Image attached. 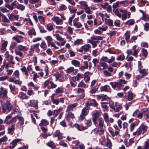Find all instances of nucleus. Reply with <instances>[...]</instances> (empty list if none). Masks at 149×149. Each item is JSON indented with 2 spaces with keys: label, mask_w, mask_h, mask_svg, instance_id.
Wrapping results in <instances>:
<instances>
[{
  "label": "nucleus",
  "mask_w": 149,
  "mask_h": 149,
  "mask_svg": "<svg viewBox=\"0 0 149 149\" xmlns=\"http://www.w3.org/2000/svg\"><path fill=\"white\" fill-rule=\"evenodd\" d=\"M102 40L103 37L102 36H93L91 37L90 39L88 40V42L92 45L93 48H95L99 43L100 41Z\"/></svg>",
  "instance_id": "f257e3e1"
},
{
  "label": "nucleus",
  "mask_w": 149,
  "mask_h": 149,
  "mask_svg": "<svg viewBox=\"0 0 149 149\" xmlns=\"http://www.w3.org/2000/svg\"><path fill=\"white\" fill-rule=\"evenodd\" d=\"M17 50H15V53L16 55L21 57L23 56V54L22 52L27 51L28 48L26 46H24L22 45H19L17 46Z\"/></svg>",
  "instance_id": "f03ea898"
},
{
  "label": "nucleus",
  "mask_w": 149,
  "mask_h": 149,
  "mask_svg": "<svg viewBox=\"0 0 149 149\" xmlns=\"http://www.w3.org/2000/svg\"><path fill=\"white\" fill-rule=\"evenodd\" d=\"M127 83V81L124 79H120L116 82H112L110 83L113 88L114 89L117 88L120 89V87L123 84H125Z\"/></svg>",
  "instance_id": "7ed1b4c3"
},
{
  "label": "nucleus",
  "mask_w": 149,
  "mask_h": 149,
  "mask_svg": "<svg viewBox=\"0 0 149 149\" xmlns=\"http://www.w3.org/2000/svg\"><path fill=\"white\" fill-rule=\"evenodd\" d=\"M109 105L110 108L113 109L115 112H119L122 108L121 105L117 102L114 103L112 101H110Z\"/></svg>",
  "instance_id": "20e7f679"
},
{
  "label": "nucleus",
  "mask_w": 149,
  "mask_h": 149,
  "mask_svg": "<svg viewBox=\"0 0 149 149\" xmlns=\"http://www.w3.org/2000/svg\"><path fill=\"white\" fill-rule=\"evenodd\" d=\"M113 11L116 15L120 18L121 17L122 14L121 13H122V19L123 20L126 19L127 17V10H113Z\"/></svg>",
  "instance_id": "39448f33"
},
{
  "label": "nucleus",
  "mask_w": 149,
  "mask_h": 149,
  "mask_svg": "<svg viewBox=\"0 0 149 149\" xmlns=\"http://www.w3.org/2000/svg\"><path fill=\"white\" fill-rule=\"evenodd\" d=\"M13 105L9 101H6L2 105V108L3 112L5 113L6 111H10L13 109Z\"/></svg>",
  "instance_id": "423d86ee"
},
{
  "label": "nucleus",
  "mask_w": 149,
  "mask_h": 149,
  "mask_svg": "<svg viewBox=\"0 0 149 149\" xmlns=\"http://www.w3.org/2000/svg\"><path fill=\"white\" fill-rule=\"evenodd\" d=\"M20 70L22 72H25V75L26 77H28L29 75H32L30 73V72L32 71L33 70L31 65H28L27 68L25 66H23L20 68Z\"/></svg>",
  "instance_id": "0eeeda50"
},
{
  "label": "nucleus",
  "mask_w": 149,
  "mask_h": 149,
  "mask_svg": "<svg viewBox=\"0 0 149 149\" xmlns=\"http://www.w3.org/2000/svg\"><path fill=\"white\" fill-rule=\"evenodd\" d=\"M148 127L146 125H141L139 127L138 131L137 134L138 135H141V134L143 135L147 131Z\"/></svg>",
  "instance_id": "6e6552de"
},
{
  "label": "nucleus",
  "mask_w": 149,
  "mask_h": 149,
  "mask_svg": "<svg viewBox=\"0 0 149 149\" xmlns=\"http://www.w3.org/2000/svg\"><path fill=\"white\" fill-rule=\"evenodd\" d=\"M5 57L7 59L8 61H10V63L12 65H14L15 62L13 61V56L9 54L8 51H6L4 54Z\"/></svg>",
  "instance_id": "1a4fd4ad"
},
{
  "label": "nucleus",
  "mask_w": 149,
  "mask_h": 149,
  "mask_svg": "<svg viewBox=\"0 0 149 149\" xmlns=\"http://www.w3.org/2000/svg\"><path fill=\"white\" fill-rule=\"evenodd\" d=\"M115 60V57L112 56L111 58L109 59L107 56H103L100 59V61H104L109 63H111L113 62Z\"/></svg>",
  "instance_id": "9d476101"
},
{
  "label": "nucleus",
  "mask_w": 149,
  "mask_h": 149,
  "mask_svg": "<svg viewBox=\"0 0 149 149\" xmlns=\"http://www.w3.org/2000/svg\"><path fill=\"white\" fill-rule=\"evenodd\" d=\"M92 116L93 117L92 120L93 124L95 126H97V120L99 117L100 113L98 112H96L95 113H93Z\"/></svg>",
  "instance_id": "9b49d317"
},
{
  "label": "nucleus",
  "mask_w": 149,
  "mask_h": 149,
  "mask_svg": "<svg viewBox=\"0 0 149 149\" xmlns=\"http://www.w3.org/2000/svg\"><path fill=\"white\" fill-rule=\"evenodd\" d=\"M91 47V46L89 44H85L82 46L78 51L80 52H82L83 51H88Z\"/></svg>",
  "instance_id": "f8f14e48"
},
{
  "label": "nucleus",
  "mask_w": 149,
  "mask_h": 149,
  "mask_svg": "<svg viewBox=\"0 0 149 149\" xmlns=\"http://www.w3.org/2000/svg\"><path fill=\"white\" fill-rule=\"evenodd\" d=\"M8 92L6 90H4L3 88H0V97L3 99L6 98L7 96Z\"/></svg>",
  "instance_id": "ddd939ff"
},
{
  "label": "nucleus",
  "mask_w": 149,
  "mask_h": 149,
  "mask_svg": "<svg viewBox=\"0 0 149 149\" xmlns=\"http://www.w3.org/2000/svg\"><path fill=\"white\" fill-rule=\"evenodd\" d=\"M107 68V65L106 63L104 62L101 63H99L97 66V69L100 71L106 69Z\"/></svg>",
  "instance_id": "4468645a"
},
{
  "label": "nucleus",
  "mask_w": 149,
  "mask_h": 149,
  "mask_svg": "<svg viewBox=\"0 0 149 149\" xmlns=\"http://www.w3.org/2000/svg\"><path fill=\"white\" fill-rule=\"evenodd\" d=\"M52 20L55 22L57 24L61 25L63 24L62 20L60 19L58 17L54 16L52 19Z\"/></svg>",
  "instance_id": "2eb2a0df"
},
{
  "label": "nucleus",
  "mask_w": 149,
  "mask_h": 149,
  "mask_svg": "<svg viewBox=\"0 0 149 149\" xmlns=\"http://www.w3.org/2000/svg\"><path fill=\"white\" fill-rule=\"evenodd\" d=\"M73 26L77 29H83V25L80 22L77 21H75V19L73 21Z\"/></svg>",
  "instance_id": "dca6fc26"
},
{
  "label": "nucleus",
  "mask_w": 149,
  "mask_h": 149,
  "mask_svg": "<svg viewBox=\"0 0 149 149\" xmlns=\"http://www.w3.org/2000/svg\"><path fill=\"white\" fill-rule=\"evenodd\" d=\"M40 44L39 43H37L31 45L30 46L29 50V53H33L35 50V48L38 49Z\"/></svg>",
  "instance_id": "f3484780"
},
{
  "label": "nucleus",
  "mask_w": 149,
  "mask_h": 149,
  "mask_svg": "<svg viewBox=\"0 0 149 149\" xmlns=\"http://www.w3.org/2000/svg\"><path fill=\"white\" fill-rule=\"evenodd\" d=\"M77 106V104L75 103L68 105L67 107V109L66 110V112L70 111L73 110V109Z\"/></svg>",
  "instance_id": "a211bd4d"
},
{
  "label": "nucleus",
  "mask_w": 149,
  "mask_h": 149,
  "mask_svg": "<svg viewBox=\"0 0 149 149\" xmlns=\"http://www.w3.org/2000/svg\"><path fill=\"white\" fill-rule=\"evenodd\" d=\"M136 47L137 46L136 45H134L132 48V49L133 50V54L132 55L136 57L137 56L138 53L139 52V49H136Z\"/></svg>",
  "instance_id": "6ab92c4d"
},
{
  "label": "nucleus",
  "mask_w": 149,
  "mask_h": 149,
  "mask_svg": "<svg viewBox=\"0 0 149 149\" xmlns=\"http://www.w3.org/2000/svg\"><path fill=\"white\" fill-rule=\"evenodd\" d=\"M22 141L20 139H17L14 140L11 143V147L14 148L17 145V143Z\"/></svg>",
  "instance_id": "aec40b11"
},
{
  "label": "nucleus",
  "mask_w": 149,
  "mask_h": 149,
  "mask_svg": "<svg viewBox=\"0 0 149 149\" xmlns=\"http://www.w3.org/2000/svg\"><path fill=\"white\" fill-rule=\"evenodd\" d=\"M67 112V113L66 114V118L67 120H69L70 119H73L74 118V115L72 112L69 111Z\"/></svg>",
  "instance_id": "412c9836"
},
{
  "label": "nucleus",
  "mask_w": 149,
  "mask_h": 149,
  "mask_svg": "<svg viewBox=\"0 0 149 149\" xmlns=\"http://www.w3.org/2000/svg\"><path fill=\"white\" fill-rule=\"evenodd\" d=\"M30 103L31 104V106L34 107L36 109H38V106L37 102L36 100H31L30 101Z\"/></svg>",
  "instance_id": "4be33fe9"
},
{
  "label": "nucleus",
  "mask_w": 149,
  "mask_h": 149,
  "mask_svg": "<svg viewBox=\"0 0 149 149\" xmlns=\"http://www.w3.org/2000/svg\"><path fill=\"white\" fill-rule=\"evenodd\" d=\"M124 35L125 36V40L127 42H129V39L130 37V31H127L125 33Z\"/></svg>",
  "instance_id": "5701e85b"
},
{
  "label": "nucleus",
  "mask_w": 149,
  "mask_h": 149,
  "mask_svg": "<svg viewBox=\"0 0 149 149\" xmlns=\"http://www.w3.org/2000/svg\"><path fill=\"white\" fill-rule=\"evenodd\" d=\"M12 116L11 114H9L7 116L6 118L4 121V123L7 124V125H9L10 124V120H9L12 117Z\"/></svg>",
  "instance_id": "b1692460"
},
{
  "label": "nucleus",
  "mask_w": 149,
  "mask_h": 149,
  "mask_svg": "<svg viewBox=\"0 0 149 149\" xmlns=\"http://www.w3.org/2000/svg\"><path fill=\"white\" fill-rule=\"evenodd\" d=\"M8 44L7 41H4V42L2 44V46L1 48V50L3 52L6 50V47Z\"/></svg>",
  "instance_id": "393cba45"
},
{
  "label": "nucleus",
  "mask_w": 149,
  "mask_h": 149,
  "mask_svg": "<svg viewBox=\"0 0 149 149\" xmlns=\"http://www.w3.org/2000/svg\"><path fill=\"white\" fill-rule=\"evenodd\" d=\"M89 74V72H85L84 76V79L85 81L87 83L88 81H89L90 80V77L88 76V75Z\"/></svg>",
  "instance_id": "a878e982"
},
{
  "label": "nucleus",
  "mask_w": 149,
  "mask_h": 149,
  "mask_svg": "<svg viewBox=\"0 0 149 149\" xmlns=\"http://www.w3.org/2000/svg\"><path fill=\"white\" fill-rule=\"evenodd\" d=\"M72 64L75 67H79L80 65V62L77 60H73L71 61Z\"/></svg>",
  "instance_id": "bb28decb"
},
{
  "label": "nucleus",
  "mask_w": 149,
  "mask_h": 149,
  "mask_svg": "<svg viewBox=\"0 0 149 149\" xmlns=\"http://www.w3.org/2000/svg\"><path fill=\"white\" fill-rule=\"evenodd\" d=\"M49 124V122L45 119H42L41 123L39 124L40 126H45L48 125Z\"/></svg>",
  "instance_id": "cd10ccee"
},
{
  "label": "nucleus",
  "mask_w": 149,
  "mask_h": 149,
  "mask_svg": "<svg viewBox=\"0 0 149 149\" xmlns=\"http://www.w3.org/2000/svg\"><path fill=\"white\" fill-rule=\"evenodd\" d=\"M104 20L105 23L106 24L111 26H113V22L112 20L110 19H105Z\"/></svg>",
  "instance_id": "c85d7f7f"
},
{
  "label": "nucleus",
  "mask_w": 149,
  "mask_h": 149,
  "mask_svg": "<svg viewBox=\"0 0 149 149\" xmlns=\"http://www.w3.org/2000/svg\"><path fill=\"white\" fill-rule=\"evenodd\" d=\"M28 33V35L30 36L33 35L35 36L36 35V33L34 28H32L30 30Z\"/></svg>",
  "instance_id": "c756f323"
},
{
  "label": "nucleus",
  "mask_w": 149,
  "mask_h": 149,
  "mask_svg": "<svg viewBox=\"0 0 149 149\" xmlns=\"http://www.w3.org/2000/svg\"><path fill=\"white\" fill-rule=\"evenodd\" d=\"M73 126L77 128L78 130L79 131H82V130L86 129V128L85 127H81L80 125L77 124H74L73 125Z\"/></svg>",
  "instance_id": "7c9ffc66"
},
{
  "label": "nucleus",
  "mask_w": 149,
  "mask_h": 149,
  "mask_svg": "<svg viewBox=\"0 0 149 149\" xmlns=\"http://www.w3.org/2000/svg\"><path fill=\"white\" fill-rule=\"evenodd\" d=\"M104 121L102 118H100L99 120V128H103Z\"/></svg>",
  "instance_id": "2f4dec72"
},
{
  "label": "nucleus",
  "mask_w": 149,
  "mask_h": 149,
  "mask_svg": "<svg viewBox=\"0 0 149 149\" xmlns=\"http://www.w3.org/2000/svg\"><path fill=\"white\" fill-rule=\"evenodd\" d=\"M106 146L108 147V148L111 147L112 146V144L111 142L108 138H107L106 139Z\"/></svg>",
  "instance_id": "473e14b6"
},
{
  "label": "nucleus",
  "mask_w": 149,
  "mask_h": 149,
  "mask_svg": "<svg viewBox=\"0 0 149 149\" xmlns=\"http://www.w3.org/2000/svg\"><path fill=\"white\" fill-rule=\"evenodd\" d=\"M18 96L19 98L22 99H26L28 98L26 94L22 93H20Z\"/></svg>",
  "instance_id": "72a5a7b5"
},
{
  "label": "nucleus",
  "mask_w": 149,
  "mask_h": 149,
  "mask_svg": "<svg viewBox=\"0 0 149 149\" xmlns=\"http://www.w3.org/2000/svg\"><path fill=\"white\" fill-rule=\"evenodd\" d=\"M133 98V93L131 91H130L128 92V95L127 97V99L129 101H131Z\"/></svg>",
  "instance_id": "f704fd0d"
},
{
  "label": "nucleus",
  "mask_w": 149,
  "mask_h": 149,
  "mask_svg": "<svg viewBox=\"0 0 149 149\" xmlns=\"http://www.w3.org/2000/svg\"><path fill=\"white\" fill-rule=\"evenodd\" d=\"M17 119H18L21 125H23L24 123V118L20 116H17Z\"/></svg>",
  "instance_id": "c9c22d12"
},
{
  "label": "nucleus",
  "mask_w": 149,
  "mask_h": 149,
  "mask_svg": "<svg viewBox=\"0 0 149 149\" xmlns=\"http://www.w3.org/2000/svg\"><path fill=\"white\" fill-rule=\"evenodd\" d=\"M8 138L7 136L5 135L3 137L0 139V145L3 142H5L7 141Z\"/></svg>",
  "instance_id": "e433bc0d"
},
{
  "label": "nucleus",
  "mask_w": 149,
  "mask_h": 149,
  "mask_svg": "<svg viewBox=\"0 0 149 149\" xmlns=\"http://www.w3.org/2000/svg\"><path fill=\"white\" fill-rule=\"evenodd\" d=\"M89 113V110L88 108L84 107L82 110L81 113L86 116H87Z\"/></svg>",
  "instance_id": "4c0bfd02"
},
{
  "label": "nucleus",
  "mask_w": 149,
  "mask_h": 149,
  "mask_svg": "<svg viewBox=\"0 0 149 149\" xmlns=\"http://www.w3.org/2000/svg\"><path fill=\"white\" fill-rule=\"evenodd\" d=\"M63 72H61L58 74H54V75L56 79V81H57L58 79L59 78H61L63 77Z\"/></svg>",
  "instance_id": "58836bf2"
},
{
  "label": "nucleus",
  "mask_w": 149,
  "mask_h": 149,
  "mask_svg": "<svg viewBox=\"0 0 149 149\" xmlns=\"http://www.w3.org/2000/svg\"><path fill=\"white\" fill-rule=\"evenodd\" d=\"M78 87H84L86 88L88 87V85L84 83L82 81H81L78 84Z\"/></svg>",
  "instance_id": "ea45409f"
},
{
  "label": "nucleus",
  "mask_w": 149,
  "mask_h": 149,
  "mask_svg": "<svg viewBox=\"0 0 149 149\" xmlns=\"http://www.w3.org/2000/svg\"><path fill=\"white\" fill-rule=\"evenodd\" d=\"M140 11L141 13L143 14V17L141 18L142 19L145 21H146L145 18H146V19H147L149 21V16L148 17L146 16L144 12L142 10H140Z\"/></svg>",
  "instance_id": "a19ab883"
},
{
  "label": "nucleus",
  "mask_w": 149,
  "mask_h": 149,
  "mask_svg": "<svg viewBox=\"0 0 149 149\" xmlns=\"http://www.w3.org/2000/svg\"><path fill=\"white\" fill-rule=\"evenodd\" d=\"M142 56H143L147 57L148 54L147 50L145 49L142 48L141 49Z\"/></svg>",
  "instance_id": "79ce46f5"
},
{
  "label": "nucleus",
  "mask_w": 149,
  "mask_h": 149,
  "mask_svg": "<svg viewBox=\"0 0 149 149\" xmlns=\"http://www.w3.org/2000/svg\"><path fill=\"white\" fill-rule=\"evenodd\" d=\"M119 130H116L115 132H113L111 130L109 129L110 133H111V135L113 136H114L118 135L119 134Z\"/></svg>",
  "instance_id": "37998d69"
},
{
  "label": "nucleus",
  "mask_w": 149,
  "mask_h": 149,
  "mask_svg": "<svg viewBox=\"0 0 149 149\" xmlns=\"http://www.w3.org/2000/svg\"><path fill=\"white\" fill-rule=\"evenodd\" d=\"M56 93H61L63 92L64 89L63 87H58L56 89Z\"/></svg>",
  "instance_id": "c03bdc74"
},
{
  "label": "nucleus",
  "mask_w": 149,
  "mask_h": 149,
  "mask_svg": "<svg viewBox=\"0 0 149 149\" xmlns=\"http://www.w3.org/2000/svg\"><path fill=\"white\" fill-rule=\"evenodd\" d=\"M83 42V40L81 39H77L74 42V45H80Z\"/></svg>",
  "instance_id": "a18cd8bd"
},
{
  "label": "nucleus",
  "mask_w": 149,
  "mask_h": 149,
  "mask_svg": "<svg viewBox=\"0 0 149 149\" xmlns=\"http://www.w3.org/2000/svg\"><path fill=\"white\" fill-rule=\"evenodd\" d=\"M147 71V70L145 69H141L139 70V72L140 73L143 74L144 76H146L148 75Z\"/></svg>",
  "instance_id": "49530a36"
},
{
  "label": "nucleus",
  "mask_w": 149,
  "mask_h": 149,
  "mask_svg": "<svg viewBox=\"0 0 149 149\" xmlns=\"http://www.w3.org/2000/svg\"><path fill=\"white\" fill-rule=\"evenodd\" d=\"M138 36H132L129 42H135V40L137 39Z\"/></svg>",
  "instance_id": "de8ad7c7"
},
{
  "label": "nucleus",
  "mask_w": 149,
  "mask_h": 149,
  "mask_svg": "<svg viewBox=\"0 0 149 149\" xmlns=\"http://www.w3.org/2000/svg\"><path fill=\"white\" fill-rule=\"evenodd\" d=\"M104 130L103 128H99L98 130L97 131L98 133L100 135H102L104 134Z\"/></svg>",
  "instance_id": "09e8293b"
},
{
  "label": "nucleus",
  "mask_w": 149,
  "mask_h": 149,
  "mask_svg": "<svg viewBox=\"0 0 149 149\" xmlns=\"http://www.w3.org/2000/svg\"><path fill=\"white\" fill-rule=\"evenodd\" d=\"M143 149H149V139L146 141Z\"/></svg>",
  "instance_id": "8fccbe9b"
},
{
  "label": "nucleus",
  "mask_w": 149,
  "mask_h": 149,
  "mask_svg": "<svg viewBox=\"0 0 149 149\" xmlns=\"http://www.w3.org/2000/svg\"><path fill=\"white\" fill-rule=\"evenodd\" d=\"M77 92L78 94L83 95L84 93V90L83 88H78Z\"/></svg>",
  "instance_id": "3c124183"
},
{
  "label": "nucleus",
  "mask_w": 149,
  "mask_h": 149,
  "mask_svg": "<svg viewBox=\"0 0 149 149\" xmlns=\"http://www.w3.org/2000/svg\"><path fill=\"white\" fill-rule=\"evenodd\" d=\"M109 86L107 85H105L104 86H102L100 88V91H107L108 90V87Z\"/></svg>",
  "instance_id": "603ef678"
},
{
  "label": "nucleus",
  "mask_w": 149,
  "mask_h": 149,
  "mask_svg": "<svg viewBox=\"0 0 149 149\" xmlns=\"http://www.w3.org/2000/svg\"><path fill=\"white\" fill-rule=\"evenodd\" d=\"M40 47L42 49H44L47 47L46 44L44 40H42L40 44Z\"/></svg>",
  "instance_id": "864d4df0"
},
{
  "label": "nucleus",
  "mask_w": 149,
  "mask_h": 149,
  "mask_svg": "<svg viewBox=\"0 0 149 149\" xmlns=\"http://www.w3.org/2000/svg\"><path fill=\"white\" fill-rule=\"evenodd\" d=\"M46 40H47L48 45L50 44L52 40V38L51 36H48L46 37Z\"/></svg>",
  "instance_id": "5fc2aeb1"
},
{
  "label": "nucleus",
  "mask_w": 149,
  "mask_h": 149,
  "mask_svg": "<svg viewBox=\"0 0 149 149\" xmlns=\"http://www.w3.org/2000/svg\"><path fill=\"white\" fill-rule=\"evenodd\" d=\"M134 20L132 19H130L127 21L126 24L128 25H133L134 24Z\"/></svg>",
  "instance_id": "6e6d98bb"
},
{
  "label": "nucleus",
  "mask_w": 149,
  "mask_h": 149,
  "mask_svg": "<svg viewBox=\"0 0 149 149\" xmlns=\"http://www.w3.org/2000/svg\"><path fill=\"white\" fill-rule=\"evenodd\" d=\"M47 145L49 147H52V149H54V143L52 141H51L47 143Z\"/></svg>",
  "instance_id": "4d7b16f0"
},
{
  "label": "nucleus",
  "mask_w": 149,
  "mask_h": 149,
  "mask_svg": "<svg viewBox=\"0 0 149 149\" xmlns=\"http://www.w3.org/2000/svg\"><path fill=\"white\" fill-rule=\"evenodd\" d=\"M99 53L97 49L93 50L92 52V55L94 57H96L98 56Z\"/></svg>",
  "instance_id": "13d9d810"
},
{
  "label": "nucleus",
  "mask_w": 149,
  "mask_h": 149,
  "mask_svg": "<svg viewBox=\"0 0 149 149\" xmlns=\"http://www.w3.org/2000/svg\"><path fill=\"white\" fill-rule=\"evenodd\" d=\"M47 29L49 31H51L53 29V25L50 24H49L47 25Z\"/></svg>",
  "instance_id": "bf43d9fd"
},
{
  "label": "nucleus",
  "mask_w": 149,
  "mask_h": 149,
  "mask_svg": "<svg viewBox=\"0 0 149 149\" xmlns=\"http://www.w3.org/2000/svg\"><path fill=\"white\" fill-rule=\"evenodd\" d=\"M56 36L57 40L59 41H63L64 39L62 38L59 34H56Z\"/></svg>",
  "instance_id": "052dcab7"
},
{
  "label": "nucleus",
  "mask_w": 149,
  "mask_h": 149,
  "mask_svg": "<svg viewBox=\"0 0 149 149\" xmlns=\"http://www.w3.org/2000/svg\"><path fill=\"white\" fill-rule=\"evenodd\" d=\"M141 47L148 48V44L146 42H142L141 43Z\"/></svg>",
  "instance_id": "680f3d73"
},
{
  "label": "nucleus",
  "mask_w": 149,
  "mask_h": 149,
  "mask_svg": "<svg viewBox=\"0 0 149 149\" xmlns=\"http://www.w3.org/2000/svg\"><path fill=\"white\" fill-rule=\"evenodd\" d=\"M15 125H13L11 127L8 129V134H10L12 131L14 130L15 129Z\"/></svg>",
  "instance_id": "e2e57ef3"
},
{
  "label": "nucleus",
  "mask_w": 149,
  "mask_h": 149,
  "mask_svg": "<svg viewBox=\"0 0 149 149\" xmlns=\"http://www.w3.org/2000/svg\"><path fill=\"white\" fill-rule=\"evenodd\" d=\"M39 76L38 75L37 73H35L33 74V80L34 81H37V78H39Z\"/></svg>",
  "instance_id": "0e129e2a"
},
{
  "label": "nucleus",
  "mask_w": 149,
  "mask_h": 149,
  "mask_svg": "<svg viewBox=\"0 0 149 149\" xmlns=\"http://www.w3.org/2000/svg\"><path fill=\"white\" fill-rule=\"evenodd\" d=\"M9 20L11 21H14V15L12 14H8V15Z\"/></svg>",
  "instance_id": "69168bd1"
},
{
  "label": "nucleus",
  "mask_w": 149,
  "mask_h": 149,
  "mask_svg": "<svg viewBox=\"0 0 149 149\" xmlns=\"http://www.w3.org/2000/svg\"><path fill=\"white\" fill-rule=\"evenodd\" d=\"M135 125L136 124L134 123H133L131 124L130 127V129L131 132H132L134 130Z\"/></svg>",
  "instance_id": "338daca9"
},
{
  "label": "nucleus",
  "mask_w": 149,
  "mask_h": 149,
  "mask_svg": "<svg viewBox=\"0 0 149 149\" xmlns=\"http://www.w3.org/2000/svg\"><path fill=\"white\" fill-rule=\"evenodd\" d=\"M125 56L123 54H121L119 55L117 58V60L118 61H123L124 59Z\"/></svg>",
  "instance_id": "774afa93"
}]
</instances>
